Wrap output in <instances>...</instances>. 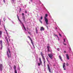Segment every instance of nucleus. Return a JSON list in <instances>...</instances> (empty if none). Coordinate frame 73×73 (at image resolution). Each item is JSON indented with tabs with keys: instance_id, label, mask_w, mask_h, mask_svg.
<instances>
[{
	"instance_id": "nucleus-1",
	"label": "nucleus",
	"mask_w": 73,
	"mask_h": 73,
	"mask_svg": "<svg viewBox=\"0 0 73 73\" xmlns=\"http://www.w3.org/2000/svg\"><path fill=\"white\" fill-rule=\"evenodd\" d=\"M7 52V56H8V58H11V51H10V49L9 48H8V50Z\"/></svg>"
},
{
	"instance_id": "nucleus-2",
	"label": "nucleus",
	"mask_w": 73,
	"mask_h": 73,
	"mask_svg": "<svg viewBox=\"0 0 73 73\" xmlns=\"http://www.w3.org/2000/svg\"><path fill=\"white\" fill-rule=\"evenodd\" d=\"M48 14H45V17H44V20L45 21V22L46 23V24L47 25L48 24V20L47 18V17H48Z\"/></svg>"
},
{
	"instance_id": "nucleus-3",
	"label": "nucleus",
	"mask_w": 73,
	"mask_h": 73,
	"mask_svg": "<svg viewBox=\"0 0 73 73\" xmlns=\"http://www.w3.org/2000/svg\"><path fill=\"white\" fill-rule=\"evenodd\" d=\"M47 52H51L52 51V50L51 49V47H50L49 46H47Z\"/></svg>"
},
{
	"instance_id": "nucleus-4",
	"label": "nucleus",
	"mask_w": 73,
	"mask_h": 73,
	"mask_svg": "<svg viewBox=\"0 0 73 73\" xmlns=\"http://www.w3.org/2000/svg\"><path fill=\"white\" fill-rule=\"evenodd\" d=\"M4 68V66H3L2 64H0V70L2 72L3 70V68Z\"/></svg>"
},
{
	"instance_id": "nucleus-5",
	"label": "nucleus",
	"mask_w": 73,
	"mask_h": 73,
	"mask_svg": "<svg viewBox=\"0 0 73 73\" xmlns=\"http://www.w3.org/2000/svg\"><path fill=\"white\" fill-rule=\"evenodd\" d=\"M28 37L31 40V43L32 44V45H33L34 47H35V46L34 44V43L33 42V40H32L31 38L29 36H28Z\"/></svg>"
},
{
	"instance_id": "nucleus-6",
	"label": "nucleus",
	"mask_w": 73,
	"mask_h": 73,
	"mask_svg": "<svg viewBox=\"0 0 73 73\" xmlns=\"http://www.w3.org/2000/svg\"><path fill=\"white\" fill-rule=\"evenodd\" d=\"M48 55L51 59H52V56H53L52 54H48Z\"/></svg>"
},
{
	"instance_id": "nucleus-7",
	"label": "nucleus",
	"mask_w": 73,
	"mask_h": 73,
	"mask_svg": "<svg viewBox=\"0 0 73 73\" xmlns=\"http://www.w3.org/2000/svg\"><path fill=\"white\" fill-rule=\"evenodd\" d=\"M63 67L64 70H66V68H66V66H65V62H64V63H63Z\"/></svg>"
},
{
	"instance_id": "nucleus-8",
	"label": "nucleus",
	"mask_w": 73,
	"mask_h": 73,
	"mask_svg": "<svg viewBox=\"0 0 73 73\" xmlns=\"http://www.w3.org/2000/svg\"><path fill=\"white\" fill-rule=\"evenodd\" d=\"M22 17L23 19V21H25V18L24 13H22Z\"/></svg>"
},
{
	"instance_id": "nucleus-9",
	"label": "nucleus",
	"mask_w": 73,
	"mask_h": 73,
	"mask_svg": "<svg viewBox=\"0 0 73 73\" xmlns=\"http://www.w3.org/2000/svg\"><path fill=\"white\" fill-rule=\"evenodd\" d=\"M47 66H48V69L50 72H51V69H50V66H49V65L48 64H47Z\"/></svg>"
},
{
	"instance_id": "nucleus-10",
	"label": "nucleus",
	"mask_w": 73,
	"mask_h": 73,
	"mask_svg": "<svg viewBox=\"0 0 73 73\" xmlns=\"http://www.w3.org/2000/svg\"><path fill=\"white\" fill-rule=\"evenodd\" d=\"M0 44H1V46L2 48L3 47V41L2 40H0Z\"/></svg>"
},
{
	"instance_id": "nucleus-11",
	"label": "nucleus",
	"mask_w": 73,
	"mask_h": 73,
	"mask_svg": "<svg viewBox=\"0 0 73 73\" xmlns=\"http://www.w3.org/2000/svg\"><path fill=\"white\" fill-rule=\"evenodd\" d=\"M66 57L67 58V59L68 60H69L70 59V57L69 55H68V54H66Z\"/></svg>"
},
{
	"instance_id": "nucleus-12",
	"label": "nucleus",
	"mask_w": 73,
	"mask_h": 73,
	"mask_svg": "<svg viewBox=\"0 0 73 73\" xmlns=\"http://www.w3.org/2000/svg\"><path fill=\"white\" fill-rule=\"evenodd\" d=\"M17 16L18 17V20H19V21L21 23H23L22 22H21V21L20 19L19 18L18 15H17Z\"/></svg>"
},
{
	"instance_id": "nucleus-13",
	"label": "nucleus",
	"mask_w": 73,
	"mask_h": 73,
	"mask_svg": "<svg viewBox=\"0 0 73 73\" xmlns=\"http://www.w3.org/2000/svg\"><path fill=\"white\" fill-rule=\"evenodd\" d=\"M44 28L43 27H41V28H40V30L41 31H44Z\"/></svg>"
},
{
	"instance_id": "nucleus-14",
	"label": "nucleus",
	"mask_w": 73,
	"mask_h": 73,
	"mask_svg": "<svg viewBox=\"0 0 73 73\" xmlns=\"http://www.w3.org/2000/svg\"><path fill=\"white\" fill-rule=\"evenodd\" d=\"M39 60L40 61V65H41V64H42V61H41V59L40 58H39Z\"/></svg>"
},
{
	"instance_id": "nucleus-15",
	"label": "nucleus",
	"mask_w": 73,
	"mask_h": 73,
	"mask_svg": "<svg viewBox=\"0 0 73 73\" xmlns=\"http://www.w3.org/2000/svg\"><path fill=\"white\" fill-rule=\"evenodd\" d=\"M35 30H36V34H37L38 33V30L37 27L35 28Z\"/></svg>"
},
{
	"instance_id": "nucleus-16",
	"label": "nucleus",
	"mask_w": 73,
	"mask_h": 73,
	"mask_svg": "<svg viewBox=\"0 0 73 73\" xmlns=\"http://www.w3.org/2000/svg\"><path fill=\"white\" fill-rule=\"evenodd\" d=\"M2 33L3 32L2 31H0V37H1Z\"/></svg>"
},
{
	"instance_id": "nucleus-17",
	"label": "nucleus",
	"mask_w": 73,
	"mask_h": 73,
	"mask_svg": "<svg viewBox=\"0 0 73 73\" xmlns=\"http://www.w3.org/2000/svg\"><path fill=\"white\" fill-rule=\"evenodd\" d=\"M16 66H15V65L14 66V67H13V68H14V70L15 72V70H16Z\"/></svg>"
},
{
	"instance_id": "nucleus-18",
	"label": "nucleus",
	"mask_w": 73,
	"mask_h": 73,
	"mask_svg": "<svg viewBox=\"0 0 73 73\" xmlns=\"http://www.w3.org/2000/svg\"><path fill=\"white\" fill-rule=\"evenodd\" d=\"M59 58H60V60H61L62 61H63V60L62 59V58H61V56L60 55L59 56Z\"/></svg>"
},
{
	"instance_id": "nucleus-19",
	"label": "nucleus",
	"mask_w": 73,
	"mask_h": 73,
	"mask_svg": "<svg viewBox=\"0 0 73 73\" xmlns=\"http://www.w3.org/2000/svg\"><path fill=\"white\" fill-rule=\"evenodd\" d=\"M44 58H45L44 57V55L43 54L42 59H43L44 61Z\"/></svg>"
},
{
	"instance_id": "nucleus-20",
	"label": "nucleus",
	"mask_w": 73,
	"mask_h": 73,
	"mask_svg": "<svg viewBox=\"0 0 73 73\" xmlns=\"http://www.w3.org/2000/svg\"><path fill=\"white\" fill-rule=\"evenodd\" d=\"M46 62V61H45V58H44V65H45V62Z\"/></svg>"
},
{
	"instance_id": "nucleus-21",
	"label": "nucleus",
	"mask_w": 73,
	"mask_h": 73,
	"mask_svg": "<svg viewBox=\"0 0 73 73\" xmlns=\"http://www.w3.org/2000/svg\"><path fill=\"white\" fill-rule=\"evenodd\" d=\"M38 66H40V63H38Z\"/></svg>"
},
{
	"instance_id": "nucleus-22",
	"label": "nucleus",
	"mask_w": 73,
	"mask_h": 73,
	"mask_svg": "<svg viewBox=\"0 0 73 73\" xmlns=\"http://www.w3.org/2000/svg\"><path fill=\"white\" fill-rule=\"evenodd\" d=\"M66 65L67 66H68L69 64H68V63H66Z\"/></svg>"
},
{
	"instance_id": "nucleus-23",
	"label": "nucleus",
	"mask_w": 73,
	"mask_h": 73,
	"mask_svg": "<svg viewBox=\"0 0 73 73\" xmlns=\"http://www.w3.org/2000/svg\"><path fill=\"white\" fill-rule=\"evenodd\" d=\"M41 56H42V57H43V54L42 53V52H41V53L40 54Z\"/></svg>"
},
{
	"instance_id": "nucleus-24",
	"label": "nucleus",
	"mask_w": 73,
	"mask_h": 73,
	"mask_svg": "<svg viewBox=\"0 0 73 73\" xmlns=\"http://www.w3.org/2000/svg\"><path fill=\"white\" fill-rule=\"evenodd\" d=\"M28 33H29V34H30L31 35V33H30V32H29V31H28Z\"/></svg>"
},
{
	"instance_id": "nucleus-25",
	"label": "nucleus",
	"mask_w": 73,
	"mask_h": 73,
	"mask_svg": "<svg viewBox=\"0 0 73 73\" xmlns=\"http://www.w3.org/2000/svg\"><path fill=\"white\" fill-rule=\"evenodd\" d=\"M24 29H25V30L26 31H27V30H26V29L25 26H24Z\"/></svg>"
},
{
	"instance_id": "nucleus-26",
	"label": "nucleus",
	"mask_w": 73,
	"mask_h": 73,
	"mask_svg": "<svg viewBox=\"0 0 73 73\" xmlns=\"http://www.w3.org/2000/svg\"><path fill=\"white\" fill-rule=\"evenodd\" d=\"M57 50L58 51H60V48H58Z\"/></svg>"
},
{
	"instance_id": "nucleus-27",
	"label": "nucleus",
	"mask_w": 73,
	"mask_h": 73,
	"mask_svg": "<svg viewBox=\"0 0 73 73\" xmlns=\"http://www.w3.org/2000/svg\"><path fill=\"white\" fill-rule=\"evenodd\" d=\"M59 35H60V36H62L61 35V34H60V33H59Z\"/></svg>"
},
{
	"instance_id": "nucleus-28",
	"label": "nucleus",
	"mask_w": 73,
	"mask_h": 73,
	"mask_svg": "<svg viewBox=\"0 0 73 73\" xmlns=\"http://www.w3.org/2000/svg\"><path fill=\"white\" fill-rule=\"evenodd\" d=\"M40 22L41 23H42V22L41 21V20H40Z\"/></svg>"
},
{
	"instance_id": "nucleus-29",
	"label": "nucleus",
	"mask_w": 73,
	"mask_h": 73,
	"mask_svg": "<svg viewBox=\"0 0 73 73\" xmlns=\"http://www.w3.org/2000/svg\"><path fill=\"white\" fill-rule=\"evenodd\" d=\"M42 18H43L42 17V16L41 17H40L41 19H42Z\"/></svg>"
},
{
	"instance_id": "nucleus-30",
	"label": "nucleus",
	"mask_w": 73,
	"mask_h": 73,
	"mask_svg": "<svg viewBox=\"0 0 73 73\" xmlns=\"http://www.w3.org/2000/svg\"><path fill=\"white\" fill-rule=\"evenodd\" d=\"M22 24L23 25V26L24 28V24H23V23H22Z\"/></svg>"
},
{
	"instance_id": "nucleus-31",
	"label": "nucleus",
	"mask_w": 73,
	"mask_h": 73,
	"mask_svg": "<svg viewBox=\"0 0 73 73\" xmlns=\"http://www.w3.org/2000/svg\"><path fill=\"white\" fill-rule=\"evenodd\" d=\"M63 44L64 45H65V46H66V43H63Z\"/></svg>"
},
{
	"instance_id": "nucleus-32",
	"label": "nucleus",
	"mask_w": 73,
	"mask_h": 73,
	"mask_svg": "<svg viewBox=\"0 0 73 73\" xmlns=\"http://www.w3.org/2000/svg\"><path fill=\"white\" fill-rule=\"evenodd\" d=\"M6 40L7 42H8V39H7V38Z\"/></svg>"
},
{
	"instance_id": "nucleus-33",
	"label": "nucleus",
	"mask_w": 73,
	"mask_h": 73,
	"mask_svg": "<svg viewBox=\"0 0 73 73\" xmlns=\"http://www.w3.org/2000/svg\"><path fill=\"white\" fill-rule=\"evenodd\" d=\"M20 9L21 12V8H20Z\"/></svg>"
},
{
	"instance_id": "nucleus-34",
	"label": "nucleus",
	"mask_w": 73,
	"mask_h": 73,
	"mask_svg": "<svg viewBox=\"0 0 73 73\" xmlns=\"http://www.w3.org/2000/svg\"><path fill=\"white\" fill-rule=\"evenodd\" d=\"M3 1L4 3H5V0H3Z\"/></svg>"
},
{
	"instance_id": "nucleus-35",
	"label": "nucleus",
	"mask_w": 73,
	"mask_h": 73,
	"mask_svg": "<svg viewBox=\"0 0 73 73\" xmlns=\"http://www.w3.org/2000/svg\"><path fill=\"white\" fill-rule=\"evenodd\" d=\"M46 59H47V60L48 61V62H49V61H48V58H46Z\"/></svg>"
},
{
	"instance_id": "nucleus-36",
	"label": "nucleus",
	"mask_w": 73,
	"mask_h": 73,
	"mask_svg": "<svg viewBox=\"0 0 73 73\" xmlns=\"http://www.w3.org/2000/svg\"><path fill=\"white\" fill-rule=\"evenodd\" d=\"M25 13H27V11H26V10H25Z\"/></svg>"
},
{
	"instance_id": "nucleus-37",
	"label": "nucleus",
	"mask_w": 73,
	"mask_h": 73,
	"mask_svg": "<svg viewBox=\"0 0 73 73\" xmlns=\"http://www.w3.org/2000/svg\"><path fill=\"white\" fill-rule=\"evenodd\" d=\"M7 36H6L5 37V39H6V40H7Z\"/></svg>"
},
{
	"instance_id": "nucleus-38",
	"label": "nucleus",
	"mask_w": 73,
	"mask_h": 73,
	"mask_svg": "<svg viewBox=\"0 0 73 73\" xmlns=\"http://www.w3.org/2000/svg\"><path fill=\"white\" fill-rule=\"evenodd\" d=\"M55 36H57L58 38V36L57 35H55Z\"/></svg>"
},
{
	"instance_id": "nucleus-39",
	"label": "nucleus",
	"mask_w": 73,
	"mask_h": 73,
	"mask_svg": "<svg viewBox=\"0 0 73 73\" xmlns=\"http://www.w3.org/2000/svg\"><path fill=\"white\" fill-rule=\"evenodd\" d=\"M5 31H6V33H7V30L6 29H5Z\"/></svg>"
},
{
	"instance_id": "nucleus-40",
	"label": "nucleus",
	"mask_w": 73,
	"mask_h": 73,
	"mask_svg": "<svg viewBox=\"0 0 73 73\" xmlns=\"http://www.w3.org/2000/svg\"><path fill=\"white\" fill-rule=\"evenodd\" d=\"M0 24H1V20L0 19Z\"/></svg>"
},
{
	"instance_id": "nucleus-41",
	"label": "nucleus",
	"mask_w": 73,
	"mask_h": 73,
	"mask_svg": "<svg viewBox=\"0 0 73 73\" xmlns=\"http://www.w3.org/2000/svg\"><path fill=\"white\" fill-rule=\"evenodd\" d=\"M64 42H65V39H64Z\"/></svg>"
},
{
	"instance_id": "nucleus-42",
	"label": "nucleus",
	"mask_w": 73,
	"mask_h": 73,
	"mask_svg": "<svg viewBox=\"0 0 73 73\" xmlns=\"http://www.w3.org/2000/svg\"><path fill=\"white\" fill-rule=\"evenodd\" d=\"M4 28H5V30H6V28H5V26H4Z\"/></svg>"
},
{
	"instance_id": "nucleus-43",
	"label": "nucleus",
	"mask_w": 73,
	"mask_h": 73,
	"mask_svg": "<svg viewBox=\"0 0 73 73\" xmlns=\"http://www.w3.org/2000/svg\"><path fill=\"white\" fill-rule=\"evenodd\" d=\"M64 52H65V53H66V51H64Z\"/></svg>"
},
{
	"instance_id": "nucleus-44",
	"label": "nucleus",
	"mask_w": 73,
	"mask_h": 73,
	"mask_svg": "<svg viewBox=\"0 0 73 73\" xmlns=\"http://www.w3.org/2000/svg\"><path fill=\"white\" fill-rule=\"evenodd\" d=\"M12 1H13V2H14V0H12Z\"/></svg>"
},
{
	"instance_id": "nucleus-45",
	"label": "nucleus",
	"mask_w": 73,
	"mask_h": 73,
	"mask_svg": "<svg viewBox=\"0 0 73 73\" xmlns=\"http://www.w3.org/2000/svg\"><path fill=\"white\" fill-rule=\"evenodd\" d=\"M31 1H32L33 0H30Z\"/></svg>"
},
{
	"instance_id": "nucleus-46",
	"label": "nucleus",
	"mask_w": 73,
	"mask_h": 73,
	"mask_svg": "<svg viewBox=\"0 0 73 73\" xmlns=\"http://www.w3.org/2000/svg\"><path fill=\"white\" fill-rule=\"evenodd\" d=\"M19 13H20V12H21V11H20V10L19 11Z\"/></svg>"
},
{
	"instance_id": "nucleus-47",
	"label": "nucleus",
	"mask_w": 73,
	"mask_h": 73,
	"mask_svg": "<svg viewBox=\"0 0 73 73\" xmlns=\"http://www.w3.org/2000/svg\"><path fill=\"white\" fill-rule=\"evenodd\" d=\"M53 66H55V64H54Z\"/></svg>"
},
{
	"instance_id": "nucleus-48",
	"label": "nucleus",
	"mask_w": 73,
	"mask_h": 73,
	"mask_svg": "<svg viewBox=\"0 0 73 73\" xmlns=\"http://www.w3.org/2000/svg\"><path fill=\"white\" fill-rule=\"evenodd\" d=\"M4 21H5V20L4 19Z\"/></svg>"
},
{
	"instance_id": "nucleus-49",
	"label": "nucleus",
	"mask_w": 73,
	"mask_h": 73,
	"mask_svg": "<svg viewBox=\"0 0 73 73\" xmlns=\"http://www.w3.org/2000/svg\"><path fill=\"white\" fill-rule=\"evenodd\" d=\"M0 57H1V56H0Z\"/></svg>"
}]
</instances>
